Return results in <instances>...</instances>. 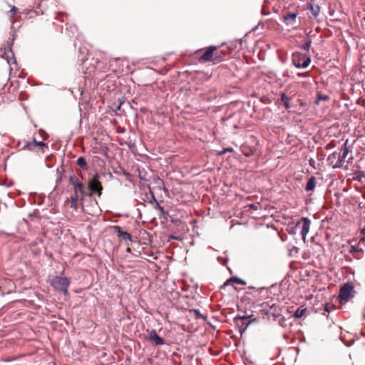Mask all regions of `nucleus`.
Returning a JSON list of instances; mask_svg holds the SVG:
<instances>
[{"instance_id": "nucleus-20", "label": "nucleus", "mask_w": 365, "mask_h": 365, "mask_svg": "<svg viewBox=\"0 0 365 365\" xmlns=\"http://www.w3.org/2000/svg\"><path fill=\"white\" fill-rule=\"evenodd\" d=\"M262 229L267 235H272L276 237L279 236V232L273 227H269L268 225H265L262 226Z\"/></svg>"}, {"instance_id": "nucleus-15", "label": "nucleus", "mask_w": 365, "mask_h": 365, "mask_svg": "<svg viewBox=\"0 0 365 365\" xmlns=\"http://www.w3.org/2000/svg\"><path fill=\"white\" fill-rule=\"evenodd\" d=\"M346 143L347 141L344 143L342 148L343 153L341 155L338 153V160L336 161V163L333 165L334 168H339L343 166L344 160L349 153V148L346 146Z\"/></svg>"}, {"instance_id": "nucleus-7", "label": "nucleus", "mask_w": 365, "mask_h": 365, "mask_svg": "<svg viewBox=\"0 0 365 365\" xmlns=\"http://www.w3.org/2000/svg\"><path fill=\"white\" fill-rule=\"evenodd\" d=\"M292 62L297 68H307L311 62L309 57L299 52L292 54Z\"/></svg>"}, {"instance_id": "nucleus-34", "label": "nucleus", "mask_w": 365, "mask_h": 365, "mask_svg": "<svg viewBox=\"0 0 365 365\" xmlns=\"http://www.w3.org/2000/svg\"><path fill=\"white\" fill-rule=\"evenodd\" d=\"M34 143L36 145V148L38 147L39 149H43L44 147L48 148V145L46 143H44L43 141H37L35 138Z\"/></svg>"}, {"instance_id": "nucleus-9", "label": "nucleus", "mask_w": 365, "mask_h": 365, "mask_svg": "<svg viewBox=\"0 0 365 365\" xmlns=\"http://www.w3.org/2000/svg\"><path fill=\"white\" fill-rule=\"evenodd\" d=\"M69 182L73 186L75 194H81L82 197L86 196L85 186L76 175H71Z\"/></svg>"}, {"instance_id": "nucleus-40", "label": "nucleus", "mask_w": 365, "mask_h": 365, "mask_svg": "<svg viewBox=\"0 0 365 365\" xmlns=\"http://www.w3.org/2000/svg\"><path fill=\"white\" fill-rule=\"evenodd\" d=\"M39 134L41 135L43 140H47L48 135L44 130L40 129Z\"/></svg>"}, {"instance_id": "nucleus-22", "label": "nucleus", "mask_w": 365, "mask_h": 365, "mask_svg": "<svg viewBox=\"0 0 365 365\" xmlns=\"http://www.w3.org/2000/svg\"><path fill=\"white\" fill-rule=\"evenodd\" d=\"M309 9L312 12L314 18H317L320 12V7L318 5H314L312 3L309 4Z\"/></svg>"}, {"instance_id": "nucleus-11", "label": "nucleus", "mask_w": 365, "mask_h": 365, "mask_svg": "<svg viewBox=\"0 0 365 365\" xmlns=\"http://www.w3.org/2000/svg\"><path fill=\"white\" fill-rule=\"evenodd\" d=\"M87 188L90 192L86 193V196L91 197L93 194H96L100 197L102 194L103 185L100 181L88 180Z\"/></svg>"}, {"instance_id": "nucleus-38", "label": "nucleus", "mask_w": 365, "mask_h": 365, "mask_svg": "<svg viewBox=\"0 0 365 365\" xmlns=\"http://www.w3.org/2000/svg\"><path fill=\"white\" fill-rule=\"evenodd\" d=\"M64 172H65V170H64L63 165H61L60 168H58L56 169V173H57L58 176H61V175L63 176Z\"/></svg>"}, {"instance_id": "nucleus-61", "label": "nucleus", "mask_w": 365, "mask_h": 365, "mask_svg": "<svg viewBox=\"0 0 365 365\" xmlns=\"http://www.w3.org/2000/svg\"><path fill=\"white\" fill-rule=\"evenodd\" d=\"M79 60L81 61L82 63H83V64L86 63V61H88V58L84 59L83 58H82L81 59H79Z\"/></svg>"}, {"instance_id": "nucleus-23", "label": "nucleus", "mask_w": 365, "mask_h": 365, "mask_svg": "<svg viewBox=\"0 0 365 365\" xmlns=\"http://www.w3.org/2000/svg\"><path fill=\"white\" fill-rule=\"evenodd\" d=\"M7 6L8 7L10 8V10L6 11L7 16L9 18L14 17L19 13V9L16 6L11 5L9 4H7Z\"/></svg>"}, {"instance_id": "nucleus-50", "label": "nucleus", "mask_w": 365, "mask_h": 365, "mask_svg": "<svg viewBox=\"0 0 365 365\" xmlns=\"http://www.w3.org/2000/svg\"><path fill=\"white\" fill-rule=\"evenodd\" d=\"M277 321L278 322V323H279V324L280 326H282V327H284L286 326V324H285V322H286V320H285L284 322H283V320H282V319H277Z\"/></svg>"}, {"instance_id": "nucleus-30", "label": "nucleus", "mask_w": 365, "mask_h": 365, "mask_svg": "<svg viewBox=\"0 0 365 365\" xmlns=\"http://www.w3.org/2000/svg\"><path fill=\"white\" fill-rule=\"evenodd\" d=\"M36 148V145L34 143V139L32 142H27L24 146L23 147V150H34Z\"/></svg>"}, {"instance_id": "nucleus-27", "label": "nucleus", "mask_w": 365, "mask_h": 365, "mask_svg": "<svg viewBox=\"0 0 365 365\" xmlns=\"http://www.w3.org/2000/svg\"><path fill=\"white\" fill-rule=\"evenodd\" d=\"M78 194H75L73 196H71L70 198H67L66 201H70L71 202V207L76 209L77 207V202L78 200Z\"/></svg>"}, {"instance_id": "nucleus-24", "label": "nucleus", "mask_w": 365, "mask_h": 365, "mask_svg": "<svg viewBox=\"0 0 365 365\" xmlns=\"http://www.w3.org/2000/svg\"><path fill=\"white\" fill-rule=\"evenodd\" d=\"M54 160H55V157L53 155H48L46 157V159H45V164H46V166L48 168H53V165H54Z\"/></svg>"}, {"instance_id": "nucleus-49", "label": "nucleus", "mask_w": 365, "mask_h": 365, "mask_svg": "<svg viewBox=\"0 0 365 365\" xmlns=\"http://www.w3.org/2000/svg\"><path fill=\"white\" fill-rule=\"evenodd\" d=\"M38 213V210H34L32 212H30L29 214V217L36 216Z\"/></svg>"}, {"instance_id": "nucleus-47", "label": "nucleus", "mask_w": 365, "mask_h": 365, "mask_svg": "<svg viewBox=\"0 0 365 365\" xmlns=\"http://www.w3.org/2000/svg\"><path fill=\"white\" fill-rule=\"evenodd\" d=\"M282 101L283 103L289 101V98L285 93H282Z\"/></svg>"}, {"instance_id": "nucleus-45", "label": "nucleus", "mask_w": 365, "mask_h": 365, "mask_svg": "<svg viewBox=\"0 0 365 365\" xmlns=\"http://www.w3.org/2000/svg\"><path fill=\"white\" fill-rule=\"evenodd\" d=\"M92 61H95V63H96V65L95 66V68L96 69H101L102 67L101 66V62L98 60H95L94 58H92Z\"/></svg>"}, {"instance_id": "nucleus-37", "label": "nucleus", "mask_w": 365, "mask_h": 365, "mask_svg": "<svg viewBox=\"0 0 365 365\" xmlns=\"http://www.w3.org/2000/svg\"><path fill=\"white\" fill-rule=\"evenodd\" d=\"M36 197H38L36 194L31 193L29 195V200H30L31 204H36Z\"/></svg>"}, {"instance_id": "nucleus-54", "label": "nucleus", "mask_w": 365, "mask_h": 365, "mask_svg": "<svg viewBox=\"0 0 365 365\" xmlns=\"http://www.w3.org/2000/svg\"><path fill=\"white\" fill-rule=\"evenodd\" d=\"M38 201H36V203H37L38 205H41L43 204V199H41V198L40 197V196H38Z\"/></svg>"}, {"instance_id": "nucleus-3", "label": "nucleus", "mask_w": 365, "mask_h": 365, "mask_svg": "<svg viewBox=\"0 0 365 365\" xmlns=\"http://www.w3.org/2000/svg\"><path fill=\"white\" fill-rule=\"evenodd\" d=\"M71 281L66 276H55L51 283V285L57 291L62 292L65 296L68 294V288Z\"/></svg>"}, {"instance_id": "nucleus-8", "label": "nucleus", "mask_w": 365, "mask_h": 365, "mask_svg": "<svg viewBox=\"0 0 365 365\" xmlns=\"http://www.w3.org/2000/svg\"><path fill=\"white\" fill-rule=\"evenodd\" d=\"M354 292V287L351 284L346 283L343 285V287L340 289L339 299L340 303H346L349 301V299L352 297Z\"/></svg>"}, {"instance_id": "nucleus-18", "label": "nucleus", "mask_w": 365, "mask_h": 365, "mask_svg": "<svg viewBox=\"0 0 365 365\" xmlns=\"http://www.w3.org/2000/svg\"><path fill=\"white\" fill-rule=\"evenodd\" d=\"M155 209L158 210L160 212V217H162L165 220H168V217H170L169 212L168 210H165L164 207L161 206L158 202H156Z\"/></svg>"}, {"instance_id": "nucleus-21", "label": "nucleus", "mask_w": 365, "mask_h": 365, "mask_svg": "<svg viewBox=\"0 0 365 365\" xmlns=\"http://www.w3.org/2000/svg\"><path fill=\"white\" fill-rule=\"evenodd\" d=\"M307 313V308H303L302 307H299L294 312V313L293 314V317L297 318V319H299V318L305 316Z\"/></svg>"}, {"instance_id": "nucleus-25", "label": "nucleus", "mask_w": 365, "mask_h": 365, "mask_svg": "<svg viewBox=\"0 0 365 365\" xmlns=\"http://www.w3.org/2000/svg\"><path fill=\"white\" fill-rule=\"evenodd\" d=\"M230 281H232L233 284H239V285H246L247 282L237 276H232L230 277Z\"/></svg>"}, {"instance_id": "nucleus-14", "label": "nucleus", "mask_w": 365, "mask_h": 365, "mask_svg": "<svg viewBox=\"0 0 365 365\" xmlns=\"http://www.w3.org/2000/svg\"><path fill=\"white\" fill-rule=\"evenodd\" d=\"M301 222L302 223L301 235L303 241L305 242L307 235L309 232L311 220L308 217H303L301 218V220L297 223L296 226L299 225Z\"/></svg>"}, {"instance_id": "nucleus-32", "label": "nucleus", "mask_w": 365, "mask_h": 365, "mask_svg": "<svg viewBox=\"0 0 365 365\" xmlns=\"http://www.w3.org/2000/svg\"><path fill=\"white\" fill-rule=\"evenodd\" d=\"M349 252L351 253V254H354V253H364V250L362 248H359L358 247H355V246H351V249L349 250Z\"/></svg>"}, {"instance_id": "nucleus-6", "label": "nucleus", "mask_w": 365, "mask_h": 365, "mask_svg": "<svg viewBox=\"0 0 365 365\" xmlns=\"http://www.w3.org/2000/svg\"><path fill=\"white\" fill-rule=\"evenodd\" d=\"M143 339L154 346H163L166 344L165 339L160 336L155 329H148V334L144 335Z\"/></svg>"}, {"instance_id": "nucleus-12", "label": "nucleus", "mask_w": 365, "mask_h": 365, "mask_svg": "<svg viewBox=\"0 0 365 365\" xmlns=\"http://www.w3.org/2000/svg\"><path fill=\"white\" fill-rule=\"evenodd\" d=\"M110 228L116 233L118 237L120 240H124L125 242L129 241L130 242H133V237L129 233L125 232L120 226L112 225L110 226Z\"/></svg>"}, {"instance_id": "nucleus-13", "label": "nucleus", "mask_w": 365, "mask_h": 365, "mask_svg": "<svg viewBox=\"0 0 365 365\" xmlns=\"http://www.w3.org/2000/svg\"><path fill=\"white\" fill-rule=\"evenodd\" d=\"M217 49L216 46H210L207 48L206 51L200 56V60L201 62H213L215 51Z\"/></svg>"}, {"instance_id": "nucleus-10", "label": "nucleus", "mask_w": 365, "mask_h": 365, "mask_svg": "<svg viewBox=\"0 0 365 365\" xmlns=\"http://www.w3.org/2000/svg\"><path fill=\"white\" fill-rule=\"evenodd\" d=\"M245 43H246V40H245L243 38L223 42L222 45L225 46L227 51L230 53L235 50L239 51L240 49L242 48Z\"/></svg>"}, {"instance_id": "nucleus-29", "label": "nucleus", "mask_w": 365, "mask_h": 365, "mask_svg": "<svg viewBox=\"0 0 365 365\" xmlns=\"http://www.w3.org/2000/svg\"><path fill=\"white\" fill-rule=\"evenodd\" d=\"M338 160V153L336 152H334L332 154H331L330 155H329L328 158H327V161L329 162V165H334V163L335 160Z\"/></svg>"}, {"instance_id": "nucleus-52", "label": "nucleus", "mask_w": 365, "mask_h": 365, "mask_svg": "<svg viewBox=\"0 0 365 365\" xmlns=\"http://www.w3.org/2000/svg\"><path fill=\"white\" fill-rule=\"evenodd\" d=\"M120 168V170H121L122 174H123L124 176H126V177L129 176V173H128V172H127L125 170H124V169H123V168Z\"/></svg>"}, {"instance_id": "nucleus-39", "label": "nucleus", "mask_w": 365, "mask_h": 365, "mask_svg": "<svg viewBox=\"0 0 365 365\" xmlns=\"http://www.w3.org/2000/svg\"><path fill=\"white\" fill-rule=\"evenodd\" d=\"M25 200H19L18 201L15 202V204L19 207H22L25 205Z\"/></svg>"}, {"instance_id": "nucleus-31", "label": "nucleus", "mask_w": 365, "mask_h": 365, "mask_svg": "<svg viewBox=\"0 0 365 365\" xmlns=\"http://www.w3.org/2000/svg\"><path fill=\"white\" fill-rule=\"evenodd\" d=\"M217 260L222 265L225 266L227 264L228 261H229V258L227 257L218 256L217 257Z\"/></svg>"}, {"instance_id": "nucleus-62", "label": "nucleus", "mask_w": 365, "mask_h": 365, "mask_svg": "<svg viewBox=\"0 0 365 365\" xmlns=\"http://www.w3.org/2000/svg\"><path fill=\"white\" fill-rule=\"evenodd\" d=\"M361 233L365 236V228L361 230Z\"/></svg>"}, {"instance_id": "nucleus-35", "label": "nucleus", "mask_w": 365, "mask_h": 365, "mask_svg": "<svg viewBox=\"0 0 365 365\" xmlns=\"http://www.w3.org/2000/svg\"><path fill=\"white\" fill-rule=\"evenodd\" d=\"M255 293L257 292L259 294H262L263 297H266L268 295V290L267 289H264V288H262L261 290L259 292V290H257V291H254ZM252 295L256 297V294H252Z\"/></svg>"}, {"instance_id": "nucleus-17", "label": "nucleus", "mask_w": 365, "mask_h": 365, "mask_svg": "<svg viewBox=\"0 0 365 365\" xmlns=\"http://www.w3.org/2000/svg\"><path fill=\"white\" fill-rule=\"evenodd\" d=\"M317 179L315 177L312 176L309 178L308 182L306 185L305 190L306 191H313L316 187Z\"/></svg>"}, {"instance_id": "nucleus-53", "label": "nucleus", "mask_w": 365, "mask_h": 365, "mask_svg": "<svg viewBox=\"0 0 365 365\" xmlns=\"http://www.w3.org/2000/svg\"><path fill=\"white\" fill-rule=\"evenodd\" d=\"M0 361H4V362H10V361H13V359H11V358L1 359Z\"/></svg>"}, {"instance_id": "nucleus-51", "label": "nucleus", "mask_w": 365, "mask_h": 365, "mask_svg": "<svg viewBox=\"0 0 365 365\" xmlns=\"http://www.w3.org/2000/svg\"><path fill=\"white\" fill-rule=\"evenodd\" d=\"M297 76H302V77H309V72H305V73H297Z\"/></svg>"}, {"instance_id": "nucleus-16", "label": "nucleus", "mask_w": 365, "mask_h": 365, "mask_svg": "<svg viewBox=\"0 0 365 365\" xmlns=\"http://www.w3.org/2000/svg\"><path fill=\"white\" fill-rule=\"evenodd\" d=\"M228 53H229L225 49L216 51L214 54L213 63L216 64L225 61Z\"/></svg>"}, {"instance_id": "nucleus-55", "label": "nucleus", "mask_w": 365, "mask_h": 365, "mask_svg": "<svg viewBox=\"0 0 365 365\" xmlns=\"http://www.w3.org/2000/svg\"><path fill=\"white\" fill-rule=\"evenodd\" d=\"M180 220L177 218H173V217H171L170 219V222L173 224H176L179 222Z\"/></svg>"}, {"instance_id": "nucleus-33", "label": "nucleus", "mask_w": 365, "mask_h": 365, "mask_svg": "<svg viewBox=\"0 0 365 365\" xmlns=\"http://www.w3.org/2000/svg\"><path fill=\"white\" fill-rule=\"evenodd\" d=\"M123 103H124L123 101H120L119 100L118 103H114L113 104V109L114 112L115 113V114H117V111L118 110H120L122 105L123 104Z\"/></svg>"}, {"instance_id": "nucleus-19", "label": "nucleus", "mask_w": 365, "mask_h": 365, "mask_svg": "<svg viewBox=\"0 0 365 365\" xmlns=\"http://www.w3.org/2000/svg\"><path fill=\"white\" fill-rule=\"evenodd\" d=\"M76 164L83 170H87L88 169L86 158L83 156H80L77 158Z\"/></svg>"}, {"instance_id": "nucleus-59", "label": "nucleus", "mask_w": 365, "mask_h": 365, "mask_svg": "<svg viewBox=\"0 0 365 365\" xmlns=\"http://www.w3.org/2000/svg\"><path fill=\"white\" fill-rule=\"evenodd\" d=\"M9 157H7L6 158L4 159V165H3V168H4V170H6V160L8 159Z\"/></svg>"}, {"instance_id": "nucleus-42", "label": "nucleus", "mask_w": 365, "mask_h": 365, "mask_svg": "<svg viewBox=\"0 0 365 365\" xmlns=\"http://www.w3.org/2000/svg\"><path fill=\"white\" fill-rule=\"evenodd\" d=\"M231 284H233L232 281H230V278H228L225 282L224 284L220 287V289H224L227 286Z\"/></svg>"}, {"instance_id": "nucleus-60", "label": "nucleus", "mask_w": 365, "mask_h": 365, "mask_svg": "<svg viewBox=\"0 0 365 365\" xmlns=\"http://www.w3.org/2000/svg\"><path fill=\"white\" fill-rule=\"evenodd\" d=\"M283 103H284V106L286 107V108H289V101L284 102Z\"/></svg>"}, {"instance_id": "nucleus-64", "label": "nucleus", "mask_w": 365, "mask_h": 365, "mask_svg": "<svg viewBox=\"0 0 365 365\" xmlns=\"http://www.w3.org/2000/svg\"><path fill=\"white\" fill-rule=\"evenodd\" d=\"M365 242V239L364 238L360 239L359 243H361V242Z\"/></svg>"}, {"instance_id": "nucleus-56", "label": "nucleus", "mask_w": 365, "mask_h": 365, "mask_svg": "<svg viewBox=\"0 0 365 365\" xmlns=\"http://www.w3.org/2000/svg\"><path fill=\"white\" fill-rule=\"evenodd\" d=\"M227 153H232L233 152V148L232 147H227L225 148Z\"/></svg>"}, {"instance_id": "nucleus-48", "label": "nucleus", "mask_w": 365, "mask_h": 365, "mask_svg": "<svg viewBox=\"0 0 365 365\" xmlns=\"http://www.w3.org/2000/svg\"><path fill=\"white\" fill-rule=\"evenodd\" d=\"M329 97L327 96H323L322 94L318 95V100L327 101Z\"/></svg>"}, {"instance_id": "nucleus-41", "label": "nucleus", "mask_w": 365, "mask_h": 365, "mask_svg": "<svg viewBox=\"0 0 365 365\" xmlns=\"http://www.w3.org/2000/svg\"><path fill=\"white\" fill-rule=\"evenodd\" d=\"M150 194L151 195V199L149 201V202L150 203L155 202L156 204V202H158V200L155 198V194L150 190Z\"/></svg>"}, {"instance_id": "nucleus-1", "label": "nucleus", "mask_w": 365, "mask_h": 365, "mask_svg": "<svg viewBox=\"0 0 365 365\" xmlns=\"http://www.w3.org/2000/svg\"><path fill=\"white\" fill-rule=\"evenodd\" d=\"M255 308L258 309L259 312H264L268 319L272 316L274 321H277V319H282L283 322L285 321L284 317L281 314L280 308L274 304H269L268 302H264L257 305Z\"/></svg>"}, {"instance_id": "nucleus-5", "label": "nucleus", "mask_w": 365, "mask_h": 365, "mask_svg": "<svg viewBox=\"0 0 365 365\" xmlns=\"http://www.w3.org/2000/svg\"><path fill=\"white\" fill-rule=\"evenodd\" d=\"M235 215L239 220L237 224L240 225H247L251 219V204H247L236 211Z\"/></svg>"}, {"instance_id": "nucleus-4", "label": "nucleus", "mask_w": 365, "mask_h": 365, "mask_svg": "<svg viewBox=\"0 0 365 365\" xmlns=\"http://www.w3.org/2000/svg\"><path fill=\"white\" fill-rule=\"evenodd\" d=\"M11 31L10 32V36L6 41V46L8 47V49H6V48H3L4 49L3 58H6L7 60L8 63H9V53H10L11 54V57L13 59V63L16 64L17 63L16 59L14 56V53L12 49L13 45L14 43V41L16 39V31H14L13 25L11 26Z\"/></svg>"}, {"instance_id": "nucleus-28", "label": "nucleus", "mask_w": 365, "mask_h": 365, "mask_svg": "<svg viewBox=\"0 0 365 365\" xmlns=\"http://www.w3.org/2000/svg\"><path fill=\"white\" fill-rule=\"evenodd\" d=\"M297 13H287L285 16H284V19L285 21H290L292 22L294 21L297 18Z\"/></svg>"}, {"instance_id": "nucleus-44", "label": "nucleus", "mask_w": 365, "mask_h": 365, "mask_svg": "<svg viewBox=\"0 0 365 365\" xmlns=\"http://www.w3.org/2000/svg\"><path fill=\"white\" fill-rule=\"evenodd\" d=\"M101 178V175L98 173H95V174L93 176V178L90 180H95V181H99V179Z\"/></svg>"}, {"instance_id": "nucleus-43", "label": "nucleus", "mask_w": 365, "mask_h": 365, "mask_svg": "<svg viewBox=\"0 0 365 365\" xmlns=\"http://www.w3.org/2000/svg\"><path fill=\"white\" fill-rule=\"evenodd\" d=\"M179 240L180 237H178V236H175V235H170L168 236L167 242H170L171 240Z\"/></svg>"}, {"instance_id": "nucleus-46", "label": "nucleus", "mask_w": 365, "mask_h": 365, "mask_svg": "<svg viewBox=\"0 0 365 365\" xmlns=\"http://www.w3.org/2000/svg\"><path fill=\"white\" fill-rule=\"evenodd\" d=\"M225 153H227V152L225 150V148H223L221 150L217 151L216 155L218 156H222V155H225Z\"/></svg>"}, {"instance_id": "nucleus-26", "label": "nucleus", "mask_w": 365, "mask_h": 365, "mask_svg": "<svg viewBox=\"0 0 365 365\" xmlns=\"http://www.w3.org/2000/svg\"><path fill=\"white\" fill-rule=\"evenodd\" d=\"M190 312H192L194 314L195 317L196 319H203V320H206L207 319V317L205 316L204 314H201L200 311L197 309H191L190 310Z\"/></svg>"}, {"instance_id": "nucleus-58", "label": "nucleus", "mask_w": 365, "mask_h": 365, "mask_svg": "<svg viewBox=\"0 0 365 365\" xmlns=\"http://www.w3.org/2000/svg\"><path fill=\"white\" fill-rule=\"evenodd\" d=\"M324 310L327 312H330L331 309L329 307V304H326L325 307H324Z\"/></svg>"}, {"instance_id": "nucleus-36", "label": "nucleus", "mask_w": 365, "mask_h": 365, "mask_svg": "<svg viewBox=\"0 0 365 365\" xmlns=\"http://www.w3.org/2000/svg\"><path fill=\"white\" fill-rule=\"evenodd\" d=\"M311 40L309 39L304 45L301 46V48L307 51H309L311 46Z\"/></svg>"}, {"instance_id": "nucleus-57", "label": "nucleus", "mask_w": 365, "mask_h": 365, "mask_svg": "<svg viewBox=\"0 0 365 365\" xmlns=\"http://www.w3.org/2000/svg\"><path fill=\"white\" fill-rule=\"evenodd\" d=\"M62 178L63 176H58L57 179H56V184H59L61 181H62Z\"/></svg>"}, {"instance_id": "nucleus-2", "label": "nucleus", "mask_w": 365, "mask_h": 365, "mask_svg": "<svg viewBox=\"0 0 365 365\" xmlns=\"http://www.w3.org/2000/svg\"><path fill=\"white\" fill-rule=\"evenodd\" d=\"M233 323L242 339L243 334L251 325V314H247L246 312L243 314H237L234 317Z\"/></svg>"}, {"instance_id": "nucleus-63", "label": "nucleus", "mask_w": 365, "mask_h": 365, "mask_svg": "<svg viewBox=\"0 0 365 365\" xmlns=\"http://www.w3.org/2000/svg\"><path fill=\"white\" fill-rule=\"evenodd\" d=\"M250 33H251V31H247L246 33V34L245 35L244 38L247 37Z\"/></svg>"}]
</instances>
